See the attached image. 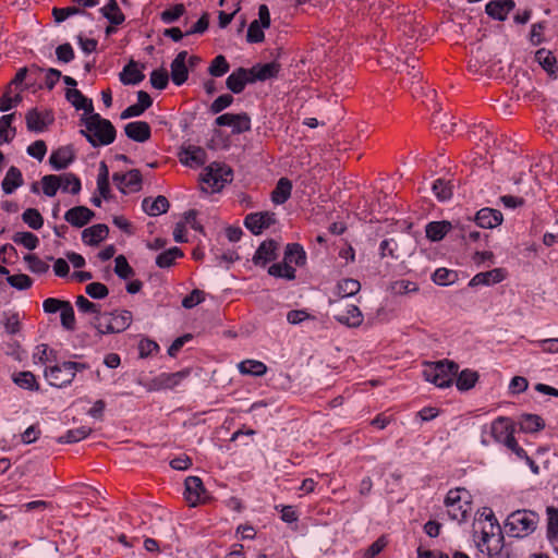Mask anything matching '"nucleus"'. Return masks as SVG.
I'll return each mask as SVG.
<instances>
[{
	"label": "nucleus",
	"instance_id": "nucleus-31",
	"mask_svg": "<svg viewBox=\"0 0 558 558\" xmlns=\"http://www.w3.org/2000/svg\"><path fill=\"white\" fill-rule=\"evenodd\" d=\"M24 183L22 172L19 168L12 166L2 180L1 187L5 194H12L17 187Z\"/></svg>",
	"mask_w": 558,
	"mask_h": 558
},
{
	"label": "nucleus",
	"instance_id": "nucleus-1",
	"mask_svg": "<svg viewBox=\"0 0 558 558\" xmlns=\"http://www.w3.org/2000/svg\"><path fill=\"white\" fill-rule=\"evenodd\" d=\"M80 121L85 126L80 133L93 147L107 146L114 142L117 136L114 125L99 113L82 116Z\"/></svg>",
	"mask_w": 558,
	"mask_h": 558
},
{
	"label": "nucleus",
	"instance_id": "nucleus-62",
	"mask_svg": "<svg viewBox=\"0 0 558 558\" xmlns=\"http://www.w3.org/2000/svg\"><path fill=\"white\" fill-rule=\"evenodd\" d=\"M114 272L121 279H128L134 275L133 268L128 263L125 256L119 255L114 259Z\"/></svg>",
	"mask_w": 558,
	"mask_h": 558
},
{
	"label": "nucleus",
	"instance_id": "nucleus-48",
	"mask_svg": "<svg viewBox=\"0 0 558 558\" xmlns=\"http://www.w3.org/2000/svg\"><path fill=\"white\" fill-rule=\"evenodd\" d=\"M13 381L23 389L34 391H37L39 389V385L37 384L36 377L31 372H20L13 377Z\"/></svg>",
	"mask_w": 558,
	"mask_h": 558
},
{
	"label": "nucleus",
	"instance_id": "nucleus-60",
	"mask_svg": "<svg viewBox=\"0 0 558 558\" xmlns=\"http://www.w3.org/2000/svg\"><path fill=\"white\" fill-rule=\"evenodd\" d=\"M185 13V7L183 3H178L170 9L161 12L160 19L166 24H171L178 21Z\"/></svg>",
	"mask_w": 558,
	"mask_h": 558
},
{
	"label": "nucleus",
	"instance_id": "nucleus-16",
	"mask_svg": "<svg viewBox=\"0 0 558 558\" xmlns=\"http://www.w3.org/2000/svg\"><path fill=\"white\" fill-rule=\"evenodd\" d=\"M144 68V64L140 66L136 61L130 60V62L124 65L123 70L119 74L120 82L123 85L140 84L145 78V75L143 74Z\"/></svg>",
	"mask_w": 558,
	"mask_h": 558
},
{
	"label": "nucleus",
	"instance_id": "nucleus-17",
	"mask_svg": "<svg viewBox=\"0 0 558 558\" xmlns=\"http://www.w3.org/2000/svg\"><path fill=\"white\" fill-rule=\"evenodd\" d=\"M490 435L496 441L506 446L509 439L514 437L513 427L508 418L498 417L490 425Z\"/></svg>",
	"mask_w": 558,
	"mask_h": 558
},
{
	"label": "nucleus",
	"instance_id": "nucleus-22",
	"mask_svg": "<svg viewBox=\"0 0 558 558\" xmlns=\"http://www.w3.org/2000/svg\"><path fill=\"white\" fill-rule=\"evenodd\" d=\"M504 536L498 533L482 532V538L478 542V547L482 551L486 550L489 557H495L500 554L502 548Z\"/></svg>",
	"mask_w": 558,
	"mask_h": 558
},
{
	"label": "nucleus",
	"instance_id": "nucleus-39",
	"mask_svg": "<svg viewBox=\"0 0 558 558\" xmlns=\"http://www.w3.org/2000/svg\"><path fill=\"white\" fill-rule=\"evenodd\" d=\"M238 367L241 374L256 377L263 376L267 372V366L263 362L256 360L242 361Z\"/></svg>",
	"mask_w": 558,
	"mask_h": 558
},
{
	"label": "nucleus",
	"instance_id": "nucleus-2",
	"mask_svg": "<svg viewBox=\"0 0 558 558\" xmlns=\"http://www.w3.org/2000/svg\"><path fill=\"white\" fill-rule=\"evenodd\" d=\"M459 365L450 360L425 363L423 376L426 381L433 383L439 388L450 387L458 374Z\"/></svg>",
	"mask_w": 558,
	"mask_h": 558
},
{
	"label": "nucleus",
	"instance_id": "nucleus-32",
	"mask_svg": "<svg viewBox=\"0 0 558 558\" xmlns=\"http://www.w3.org/2000/svg\"><path fill=\"white\" fill-rule=\"evenodd\" d=\"M451 228L452 226L449 221H432L425 227L426 236L433 242L440 241L446 236Z\"/></svg>",
	"mask_w": 558,
	"mask_h": 558
},
{
	"label": "nucleus",
	"instance_id": "nucleus-41",
	"mask_svg": "<svg viewBox=\"0 0 558 558\" xmlns=\"http://www.w3.org/2000/svg\"><path fill=\"white\" fill-rule=\"evenodd\" d=\"M477 380V372L466 368L458 375L456 385L460 391H466L473 388Z\"/></svg>",
	"mask_w": 558,
	"mask_h": 558
},
{
	"label": "nucleus",
	"instance_id": "nucleus-44",
	"mask_svg": "<svg viewBox=\"0 0 558 558\" xmlns=\"http://www.w3.org/2000/svg\"><path fill=\"white\" fill-rule=\"evenodd\" d=\"M268 274L276 278H284L288 280H293L295 278V269L286 263L283 259V263H277L272 264L268 268Z\"/></svg>",
	"mask_w": 558,
	"mask_h": 558
},
{
	"label": "nucleus",
	"instance_id": "nucleus-33",
	"mask_svg": "<svg viewBox=\"0 0 558 558\" xmlns=\"http://www.w3.org/2000/svg\"><path fill=\"white\" fill-rule=\"evenodd\" d=\"M292 183L288 178H281L271 192V201L276 205L284 204L291 196Z\"/></svg>",
	"mask_w": 558,
	"mask_h": 558
},
{
	"label": "nucleus",
	"instance_id": "nucleus-18",
	"mask_svg": "<svg viewBox=\"0 0 558 558\" xmlns=\"http://www.w3.org/2000/svg\"><path fill=\"white\" fill-rule=\"evenodd\" d=\"M187 52L181 51L171 62V80L177 86H181L186 82L189 77V71L186 66Z\"/></svg>",
	"mask_w": 558,
	"mask_h": 558
},
{
	"label": "nucleus",
	"instance_id": "nucleus-24",
	"mask_svg": "<svg viewBox=\"0 0 558 558\" xmlns=\"http://www.w3.org/2000/svg\"><path fill=\"white\" fill-rule=\"evenodd\" d=\"M506 277L502 268H494L488 271L476 274L469 282L470 287L489 286L501 282Z\"/></svg>",
	"mask_w": 558,
	"mask_h": 558
},
{
	"label": "nucleus",
	"instance_id": "nucleus-59",
	"mask_svg": "<svg viewBox=\"0 0 558 558\" xmlns=\"http://www.w3.org/2000/svg\"><path fill=\"white\" fill-rule=\"evenodd\" d=\"M391 291L395 294L403 295L408 293H413L418 291V286L416 282L400 279L391 283Z\"/></svg>",
	"mask_w": 558,
	"mask_h": 558
},
{
	"label": "nucleus",
	"instance_id": "nucleus-51",
	"mask_svg": "<svg viewBox=\"0 0 558 558\" xmlns=\"http://www.w3.org/2000/svg\"><path fill=\"white\" fill-rule=\"evenodd\" d=\"M433 192L439 201L445 202L452 196V185L449 181L437 179L433 183Z\"/></svg>",
	"mask_w": 558,
	"mask_h": 558
},
{
	"label": "nucleus",
	"instance_id": "nucleus-29",
	"mask_svg": "<svg viewBox=\"0 0 558 558\" xmlns=\"http://www.w3.org/2000/svg\"><path fill=\"white\" fill-rule=\"evenodd\" d=\"M335 319L349 327H359L363 322V314L355 305H349L345 311L335 314Z\"/></svg>",
	"mask_w": 558,
	"mask_h": 558
},
{
	"label": "nucleus",
	"instance_id": "nucleus-8",
	"mask_svg": "<svg viewBox=\"0 0 558 558\" xmlns=\"http://www.w3.org/2000/svg\"><path fill=\"white\" fill-rule=\"evenodd\" d=\"M184 497L191 507H195L206 500V489L198 476H189L184 482Z\"/></svg>",
	"mask_w": 558,
	"mask_h": 558
},
{
	"label": "nucleus",
	"instance_id": "nucleus-55",
	"mask_svg": "<svg viewBox=\"0 0 558 558\" xmlns=\"http://www.w3.org/2000/svg\"><path fill=\"white\" fill-rule=\"evenodd\" d=\"M15 118V113H9V114H4L0 118V145L4 144V143H9L14 134H15V129H12V135L10 136L9 135V131L8 129L11 128V124L13 122Z\"/></svg>",
	"mask_w": 558,
	"mask_h": 558
},
{
	"label": "nucleus",
	"instance_id": "nucleus-38",
	"mask_svg": "<svg viewBox=\"0 0 558 558\" xmlns=\"http://www.w3.org/2000/svg\"><path fill=\"white\" fill-rule=\"evenodd\" d=\"M133 316L130 311H114L111 313L112 333H119L128 329L132 323Z\"/></svg>",
	"mask_w": 558,
	"mask_h": 558
},
{
	"label": "nucleus",
	"instance_id": "nucleus-47",
	"mask_svg": "<svg viewBox=\"0 0 558 558\" xmlns=\"http://www.w3.org/2000/svg\"><path fill=\"white\" fill-rule=\"evenodd\" d=\"M92 433V428L87 426H81L77 428L69 429L63 436L59 438L60 442L73 444L82 439H85Z\"/></svg>",
	"mask_w": 558,
	"mask_h": 558
},
{
	"label": "nucleus",
	"instance_id": "nucleus-57",
	"mask_svg": "<svg viewBox=\"0 0 558 558\" xmlns=\"http://www.w3.org/2000/svg\"><path fill=\"white\" fill-rule=\"evenodd\" d=\"M34 357L38 359L41 364H46L47 362H57L58 353L56 350L50 349L48 344L41 343L36 347V352L34 353Z\"/></svg>",
	"mask_w": 558,
	"mask_h": 558
},
{
	"label": "nucleus",
	"instance_id": "nucleus-45",
	"mask_svg": "<svg viewBox=\"0 0 558 558\" xmlns=\"http://www.w3.org/2000/svg\"><path fill=\"white\" fill-rule=\"evenodd\" d=\"M361 290V283L352 278L343 279L337 284V294L340 298L355 295Z\"/></svg>",
	"mask_w": 558,
	"mask_h": 558
},
{
	"label": "nucleus",
	"instance_id": "nucleus-42",
	"mask_svg": "<svg viewBox=\"0 0 558 558\" xmlns=\"http://www.w3.org/2000/svg\"><path fill=\"white\" fill-rule=\"evenodd\" d=\"M90 326L94 327L100 336L112 333L111 313H101L94 316L90 320Z\"/></svg>",
	"mask_w": 558,
	"mask_h": 558
},
{
	"label": "nucleus",
	"instance_id": "nucleus-20",
	"mask_svg": "<svg viewBox=\"0 0 558 558\" xmlns=\"http://www.w3.org/2000/svg\"><path fill=\"white\" fill-rule=\"evenodd\" d=\"M504 220L502 214L493 208H482L476 213L475 222L478 227L493 229L501 225Z\"/></svg>",
	"mask_w": 558,
	"mask_h": 558
},
{
	"label": "nucleus",
	"instance_id": "nucleus-54",
	"mask_svg": "<svg viewBox=\"0 0 558 558\" xmlns=\"http://www.w3.org/2000/svg\"><path fill=\"white\" fill-rule=\"evenodd\" d=\"M22 220L34 230H39L44 225V218L36 208L26 209L22 214Z\"/></svg>",
	"mask_w": 558,
	"mask_h": 558
},
{
	"label": "nucleus",
	"instance_id": "nucleus-52",
	"mask_svg": "<svg viewBox=\"0 0 558 558\" xmlns=\"http://www.w3.org/2000/svg\"><path fill=\"white\" fill-rule=\"evenodd\" d=\"M60 178L56 174H46L41 178L43 193L48 197H53L60 189Z\"/></svg>",
	"mask_w": 558,
	"mask_h": 558
},
{
	"label": "nucleus",
	"instance_id": "nucleus-28",
	"mask_svg": "<svg viewBox=\"0 0 558 558\" xmlns=\"http://www.w3.org/2000/svg\"><path fill=\"white\" fill-rule=\"evenodd\" d=\"M170 207L169 201L163 195L156 198L145 197L142 202L143 210L149 216H158L168 211Z\"/></svg>",
	"mask_w": 558,
	"mask_h": 558
},
{
	"label": "nucleus",
	"instance_id": "nucleus-49",
	"mask_svg": "<svg viewBox=\"0 0 558 558\" xmlns=\"http://www.w3.org/2000/svg\"><path fill=\"white\" fill-rule=\"evenodd\" d=\"M43 72L44 70L38 66H32L29 69L22 68L16 72L14 78L10 82L8 87L11 88L13 85L15 87H19L27 77L31 80L34 76V78L36 80L37 76Z\"/></svg>",
	"mask_w": 558,
	"mask_h": 558
},
{
	"label": "nucleus",
	"instance_id": "nucleus-50",
	"mask_svg": "<svg viewBox=\"0 0 558 558\" xmlns=\"http://www.w3.org/2000/svg\"><path fill=\"white\" fill-rule=\"evenodd\" d=\"M229 69L230 64L227 61L226 57L222 54H218L210 62L208 73L214 77H220L228 73Z\"/></svg>",
	"mask_w": 558,
	"mask_h": 558
},
{
	"label": "nucleus",
	"instance_id": "nucleus-53",
	"mask_svg": "<svg viewBox=\"0 0 558 558\" xmlns=\"http://www.w3.org/2000/svg\"><path fill=\"white\" fill-rule=\"evenodd\" d=\"M24 260L27 264L28 270L34 274L44 275L49 270V265L35 254L25 255Z\"/></svg>",
	"mask_w": 558,
	"mask_h": 558
},
{
	"label": "nucleus",
	"instance_id": "nucleus-13",
	"mask_svg": "<svg viewBox=\"0 0 558 558\" xmlns=\"http://www.w3.org/2000/svg\"><path fill=\"white\" fill-rule=\"evenodd\" d=\"M25 120L28 131L39 133L53 122V117L49 112L43 113L33 108L26 113Z\"/></svg>",
	"mask_w": 558,
	"mask_h": 558
},
{
	"label": "nucleus",
	"instance_id": "nucleus-34",
	"mask_svg": "<svg viewBox=\"0 0 558 558\" xmlns=\"http://www.w3.org/2000/svg\"><path fill=\"white\" fill-rule=\"evenodd\" d=\"M535 60L549 75H555L557 73V60L551 51L545 48L538 49L535 52Z\"/></svg>",
	"mask_w": 558,
	"mask_h": 558
},
{
	"label": "nucleus",
	"instance_id": "nucleus-26",
	"mask_svg": "<svg viewBox=\"0 0 558 558\" xmlns=\"http://www.w3.org/2000/svg\"><path fill=\"white\" fill-rule=\"evenodd\" d=\"M108 233V226L104 223H98L84 229L82 232V240L87 245L96 246L107 238Z\"/></svg>",
	"mask_w": 558,
	"mask_h": 558
},
{
	"label": "nucleus",
	"instance_id": "nucleus-61",
	"mask_svg": "<svg viewBox=\"0 0 558 558\" xmlns=\"http://www.w3.org/2000/svg\"><path fill=\"white\" fill-rule=\"evenodd\" d=\"M169 74L166 69L154 70L150 73V84L154 88L162 90L168 86Z\"/></svg>",
	"mask_w": 558,
	"mask_h": 558
},
{
	"label": "nucleus",
	"instance_id": "nucleus-43",
	"mask_svg": "<svg viewBox=\"0 0 558 558\" xmlns=\"http://www.w3.org/2000/svg\"><path fill=\"white\" fill-rule=\"evenodd\" d=\"M182 256H183L182 250L174 246V247H171V248L160 253L156 257V265L160 268H168L174 264V260L177 258H180Z\"/></svg>",
	"mask_w": 558,
	"mask_h": 558
},
{
	"label": "nucleus",
	"instance_id": "nucleus-37",
	"mask_svg": "<svg viewBox=\"0 0 558 558\" xmlns=\"http://www.w3.org/2000/svg\"><path fill=\"white\" fill-rule=\"evenodd\" d=\"M100 13L112 25H121L125 20L124 14L117 3V0H108L107 4L100 9Z\"/></svg>",
	"mask_w": 558,
	"mask_h": 558
},
{
	"label": "nucleus",
	"instance_id": "nucleus-64",
	"mask_svg": "<svg viewBox=\"0 0 558 558\" xmlns=\"http://www.w3.org/2000/svg\"><path fill=\"white\" fill-rule=\"evenodd\" d=\"M7 281L11 287L17 290H27L33 284L32 278L25 274L8 276Z\"/></svg>",
	"mask_w": 558,
	"mask_h": 558
},
{
	"label": "nucleus",
	"instance_id": "nucleus-35",
	"mask_svg": "<svg viewBox=\"0 0 558 558\" xmlns=\"http://www.w3.org/2000/svg\"><path fill=\"white\" fill-rule=\"evenodd\" d=\"M519 425L524 433H536L545 427V422L537 414L525 413L519 417Z\"/></svg>",
	"mask_w": 558,
	"mask_h": 558
},
{
	"label": "nucleus",
	"instance_id": "nucleus-3",
	"mask_svg": "<svg viewBox=\"0 0 558 558\" xmlns=\"http://www.w3.org/2000/svg\"><path fill=\"white\" fill-rule=\"evenodd\" d=\"M539 517L531 510H517L508 515L505 527L511 537L522 538L532 534L538 524Z\"/></svg>",
	"mask_w": 558,
	"mask_h": 558
},
{
	"label": "nucleus",
	"instance_id": "nucleus-46",
	"mask_svg": "<svg viewBox=\"0 0 558 558\" xmlns=\"http://www.w3.org/2000/svg\"><path fill=\"white\" fill-rule=\"evenodd\" d=\"M12 241L15 244L23 245L25 248L29 251L35 250L39 244V239L37 238V235L27 231L15 232L12 235Z\"/></svg>",
	"mask_w": 558,
	"mask_h": 558
},
{
	"label": "nucleus",
	"instance_id": "nucleus-63",
	"mask_svg": "<svg viewBox=\"0 0 558 558\" xmlns=\"http://www.w3.org/2000/svg\"><path fill=\"white\" fill-rule=\"evenodd\" d=\"M263 29L264 27L259 24L258 21L251 22L246 34V40L251 44L264 41L265 34Z\"/></svg>",
	"mask_w": 558,
	"mask_h": 558
},
{
	"label": "nucleus",
	"instance_id": "nucleus-9",
	"mask_svg": "<svg viewBox=\"0 0 558 558\" xmlns=\"http://www.w3.org/2000/svg\"><path fill=\"white\" fill-rule=\"evenodd\" d=\"M275 222H276L275 214L269 213V211L252 213V214L247 215L244 219L245 227L253 234L262 233L264 229L269 228Z\"/></svg>",
	"mask_w": 558,
	"mask_h": 558
},
{
	"label": "nucleus",
	"instance_id": "nucleus-6",
	"mask_svg": "<svg viewBox=\"0 0 558 558\" xmlns=\"http://www.w3.org/2000/svg\"><path fill=\"white\" fill-rule=\"evenodd\" d=\"M66 368L65 362L46 367L44 372L45 378L53 387H66L74 380V373Z\"/></svg>",
	"mask_w": 558,
	"mask_h": 558
},
{
	"label": "nucleus",
	"instance_id": "nucleus-30",
	"mask_svg": "<svg viewBox=\"0 0 558 558\" xmlns=\"http://www.w3.org/2000/svg\"><path fill=\"white\" fill-rule=\"evenodd\" d=\"M547 513V536L554 550L558 554V508L549 506L546 508Z\"/></svg>",
	"mask_w": 558,
	"mask_h": 558
},
{
	"label": "nucleus",
	"instance_id": "nucleus-4",
	"mask_svg": "<svg viewBox=\"0 0 558 558\" xmlns=\"http://www.w3.org/2000/svg\"><path fill=\"white\" fill-rule=\"evenodd\" d=\"M445 506L449 518L462 523L472 510L471 494L465 488L450 489L445 498Z\"/></svg>",
	"mask_w": 558,
	"mask_h": 558
},
{
	"label": "nucleus",
	"instance_id": "nucleus-15",
	"mask_svg": "<svg viewBox=\"0 0 558 558\" xmlns=\"http://www.w3.org/2000/svg\"><path fill=\"white\" fill-rule=\"evenodd\" d=\"M278 244L274 240H267L260 243L253 256V263L264 267L267 263L277 258Z\"/></svg>",
	"mask_w": 558,
	"mask_h": 558
},
{
	"label": "nucleus",
	"instance_id": "nucleus-56",
	"mask_svg": "<svg viewBox=\"0 0 558 558\" xmlns=\"http://www.w3.org/2000/svg\"><path fill=\"white\" fill-rule=\"evenodd\" d=\"M432 279L438 286H449L456 281L457 272L447 268H438L433 274Z\"/></svg>",
	"mask_w": 558,
	"mask_h": 558
},
{
	"label": "nucleus",
	"instance_id": "nucleus-27",
	"mask_svg": "<svg viewBox=\"0 0 558 558\" xmlns=\"http://www.w3.org/2000/svg\"><path fill=\"white\" fill-rule=\"evenodd\" d=\"M65 98L76 110H84V116H89L94 112L92 99L85 97L78 89L69 88L65 93Z\"/></svg>",
	"mask_w": 558,
	"mask_h": 558
},
{
	"label": "nucleus",
	"instance_id": "nucleus-19",
	"mask_svg": "<svg viewBox=\"0 0 558 558\" xmlns=\"http://www.w3.org/2000/svg\"><path fill=\"white\" fill-rule=\"evenodd\" d=\"M124 133L130 140L137 143H144L151 136L150 126L145 121H134L125 124Z\"/></svg>",
	"mask_w": 558,
	"mask_h": 558
},
{
	"label": "nucleus",
	"instance_id": "nucleus-5",
	"mask_svg": "<svg viewBox=\"0 0 558 558\" xmlns=\"http://www.w3.org/2000/svg\"><path fill=\"white\" fill-rule=\"evenodd\" d=\"M232 170L226 165L211 163L205 170L203 183L207 184L213 192H219L226 183L232 181Z\"/></svg>",
	"mask_w": 558,
	"mask_h": 558
},
{
	"label": "nucleus",
	"instance_id": "nucleus-7",
	"mask_svg": "<svg viewBox=\"0 0 558 558\" xmlns=\"http://www.w3.org/2000/svg\"><path fill=\"white\" fill-rule=\"evenodd\" d=\"M113 182L122 193L137 192L142 187V174L137 169H132L126 173L116 172L112 175Z\"/></svg>",
	"mask_w": 558,
	"mask_h": 558
},
{
	"label": "nucleus",
	"instance_id": "nucleus-14",
	"mask_svg": "<svg viewBox=\"0 0 558 558\" xmlns=\"http://www.w3.org/2000/svg\"><path fill=\"white\" fill-rule=\"evenodd\" d=\"M95 214L86 206H75L64 214V220L75 228L86 226Z\"/></svg>",
	"mask_w": 558,
	"mask_h": 558
},
{
	"label": "nucleus",
	"instance_id": "nucleus-25",
	"mask_svg": "<svg viewBox=\"0 0 558 558\" xmlns=\"http://www.w3.org/2000/svg\"><path fill=\"white\" fill-rule=\"evenodd\" d=\"M280 70V64L277 62H269V63H257L253 65L248 71L252 73L251 76L253 77V83H256L257 81L264 82L269 78H274L278 75Z\"/></svg>",
	"mask_w": 558,
	"mask_h": 558
},
{
	"label": "nucleus",
	"instance_id": "nucleus-23",
	"mask_svg": "<svg viewBox=\"0 0 558 558\" xmlns=\"http://www.w3.org/2000/svg\"><path fill=\"white\" fill-rule=\"evenodd\" d=\"M180 160L186 166L199 167L203 166L206 161V151L199 146L190 145L183 148L180 153Z\"/></svg>",
	"mask_w": 558,
	"mask_h": 558
},
{
	"label": "nucleus",
	"instance_id": "nucleus-21",
	"mask_svg": "<svg viewBox=\"0 0 558 558\" xmlns=\"http://www.w3.org/2000/svg\"><path fill=\"white\" fill-rule=\"evenodd\" d=\"M514 5L515 3L513 0H494L486 4L485 11L492 19L505 21Z\"/></svg>",
	"mask_w": 558,
	"mask_h": 558
},
{
	"label": "nucleus",
	"instance_id": "nucleus-10",
	"mask_svg": "<svg viewBox=\"0 0 558 558\" xmlns=\"http://www.w3.org/2000/svg\"><path fill=\"white\" fill-rule=\"evenodd\" d=\"M251 74L248 69H235L226 80L227 88L233 94H241L247 84H254Z\"/></svg>",
	"mask_w": 558,
	"mask_h": 558
},
{
	"label": "nucleus",
	"instance_id": "nucleus-36",
	"mask_svg": "<svg viewBox=\"0 0 558 558\" xmlns=\"http://www.w3.org/2000/svg\"><path fill=\"white\" fill-rule=\"evenodd\" d=\"M283 259L288 265L303 266L306 263V253L300 244L291 243L286 247Z\"/></svg>",
	"mask_w": 558,
	"mask_h": 558
},
{
	"label": "nucleus",
	"instance_id": "nucleus-58",
	"mask_svg": "<svg viewBox=\"0 0 558 558\" xmlns=\"http://www.w3.org/2000/svg\"><path fill=\"white\" fill-rule=\"evenodd\" d=\"M61 325L66 330L75 329V314L72 304L68 301L60 311Z\"/></svg>",
	"mask_w": 558,
	"mask_h": 558
},
{
	"label": "nucleus",
	"instance_id": "nucleus-11",
	"mask_svg": "<svg viewBox=\"0 0 558 558\" xmlns=\"http://www.w3.org/2000/svg\"><path fill=\"white\" fill-rule=\"evenodd\" d=\"M75 159V151L71 145H65L53 150L49 157V163L53 170L66 169Z\"/></svg>",
	"mask_w": 558,
	"mask_h": 558
},
{
	"label": "nucleus",
	"instance_id": "nucleus-40",
	"mask_svg": "<svg viewBox=\"0 0 558 558\" xmlns=\"http://www.w3.org/2000/svg\"><path fill=\"white\" fill-rule=\"evenodd\" d=\"M58 178H60L61 180L60 189L62 190V192H70L73 195L80 193L82 184L80 178L76 174L72 172H66L58 175Z\"/></svg>",
	"mask_w": 558,
	"mask_h": 558
},
{
	"label": "nucleus",
	"instance_id": "nucleus-12",
	"mask_svg": "<svg viewBox=\"0 0 558 558\" xmlns=\"http://www.w3.org/2000/svg\"><path fill=\"white\" fill-rule=\"evenodd\" d=\"M189 371L175 373H161L151 380V388L156 390L172 389L189 376Z\"/></svg>",
	"mask_w": 558,
	"mask_h": 558
}]
</instances>
